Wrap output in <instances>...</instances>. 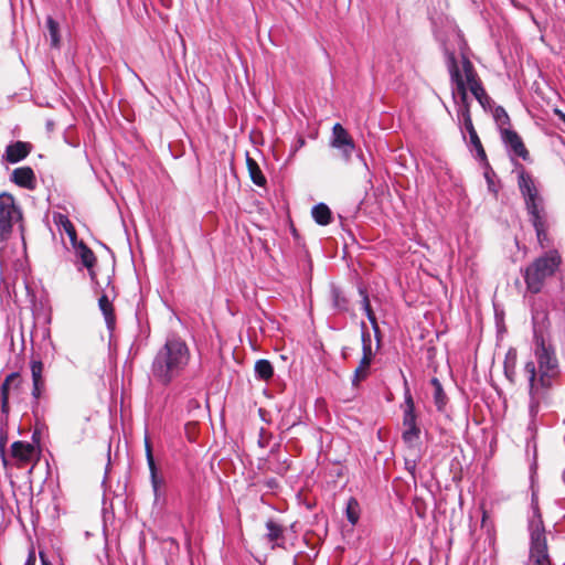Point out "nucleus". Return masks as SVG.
<instances>
[{
	"label": "nucleus",
	"instance_id": "9b49d317",
	"mask_svg": "<svg viewBox=\"0 0 565 565\" xmlns=\"http://www.w3.org/2000/svg\"><path fill=\"white\" fill-rule=\"evenodd\" d=\"M64 228H65L66 233L68 234L73 245L76 247V254H77L78 258L81 259L83 266H85L88 269L89 276H90L92 280H94L95 276H96L95 271L93 270L95 263H96L95 254L83 242L76 244L75 230H74L72 223L67 218H66V225H64Z\"/></svg>",
	"mask_w": 565,
	"mask_h": 565
},
{
	"label": "nucleus",
	"instance_id": "e433bc0d",
	"mask_svg": "<svg viewBox=\"0 0 565 565\" xmlns=\"http://www.w3.org/2000/svg\"><path fill=\"white\" fill-rule=\"evenodd\" d=\"M486 168H487V171L484 172V178H486V181H487V184H488V190L490 192H492L494 195L498 194V189L495 188V184H494V181H493V175H494V172L492 171V169L489 167H487L484 163H482Z\"/></svg>",
	"mask_w": 565,
	"mask_h": 565
},
{
	"label": "nucleus",
	"instance_id": "ea45409f",
	"mask_svg": "<svg viewBox=\"0 0 565 565\" xmlns=\"http://www.w3.org/2000/svg\"><path fill=\"white\" fill-rule=\"evenodd\" d=\"M535 234H536V238H537L539 244L541 245V247H544L545 246V242H547V239H548L547 228L536 230Z\"/></svg>",
	"mask_w": 565,
	"mask_h": 565
},
{
	"label": "nucleus",
	"instance_id": "2f4dec72",
	"mask_svg": "<svg viewBox=\"0 0 565 565\" xmlns=\"http://www.w3.org/2000/svg\"><path fill=\"white\" fill-rule=\"evenodd\" d=\"M266 530H267V539L270 542L277 541L282 537L284 534V527L275 522L274 520H268L266 522Z\"/></svg>",
	"mask_w": 565,
	"mask_h": 565
},
{
	"label": "nucleus",
	"instance_id": "6ab92c4d",
	"mask_svg": "<svg viewBox=\"0 0 565 565\" xmlns=\"http://www.w3.org/2000/svg\"><path fill=\"white\" fill-rule=\"evenodd\" d=\"M529 220L534 230L548 228L547 214L544 209V202L525 207Z\"/></svg>",
	"mask_w": 565,
	"mask_h": 565
},
{
	"label": "nucleus",
	"instance_id": "7ed1b4c3",
	"mask_svg": "<svg viewBox=\"0 0 565 565\" xmlns=\"http://www.w3.org/2000/svg\"><path fill=\"white\" fill-rule=\"evenodd\" d=\"M562 264V255L555 248L536 257L524 270L523 277L527 290L532 294H540L545 281L559 270Z\"/></svg>",
	"mask_w": 565,
	"mask_h": 565
},
{
	"label": "nucleus",
	"instance_id": "473e14b6",
	"mask_svg": "<svg viewBox=\"0 0 565 565\" xmlns=\"http://www.w3.org/2000/svg\"><path fill=\"white\" fill-rule=\"evenodd\" d=\"M493 119L499 126L500 130L504 128V126L510 125V117L502 106H495L493 110Z\"/></svg>",
	"mask_w": 565,
	"mask_h": 565
},
{
	"label": "nucleus",
	"instance_id": "3c124183",
	"mask_svg": "<svg viewBox=\"0 0 565 565\" xmlns=\"http://www.w3.org/2000/svg\"><path fill=\"white\" fill-rule=\"evenodd\" d=\"M292 565H299L297 556L294 557Z\"/></svg>",
	"mask_w": 565,
	"mask_h": 565
},
{
	"label": "nucleus",
	"instance_id": "412c9836",
	"mask_svg": "<svg viewBox=\"0 0 565 565\" xmlns=\"http://www.w3.org/2000/svg\"><path fill=\"white\" fill-rule=\"evenodd\" d=\"M359 295L362 298V300H361L362 309L365 312L366 318H367V320L370 321V323L372 326V329H373V331L375 333V337L377 339V344H379L380 343V338H379L380 327H379L375 313L372 310V307H371V303H370V299H369L367 290L364 287L360 286L359 287Z\"/></svg>",
	"mask_w": 565,
	"mask_h": 565
},
{
	"label": "nucleus",
	"instance_id": "393cba45",
	"mask_svg": "<svg viewBox=\"0 0 565 565\" xmlns=\"http://www.w3.org/2000/svg\"><path fill=\"white\" fill-rule=\"evenodd\" d=\"M246 166L253 183L257 186H265L267 183L266 177L260 170L258 163L250 158L248 153L246 154Z\"/></svg>",
	"mask_w": 565,
	"mask_h": 565
},
{
	"label": "nucleus",
	"instance_id": "b1692460",
	"mask_svg": "<svg viewBox=\"0 0 565 565\" xmlns=\"http://www.w3.org/2000/svg\"><path fill=\"white\" fill-rule=\"evenodd\" d=\"M311 215L315 222L321 226L329 225L332 222V212L326 203L313 205Z\"/></svg>",
	"mask_w": 565,
	"mask_h": 565
},
{
	"label": "nucleus",
	"instance_id": "09e8293b",
	"mask_svg": "<svg viewBox=\"0 0 565 565\" xmlns=\"http://www.w3.org/2000/svg\"><path fill=\"white\" fill-rule=\"evenodd\" d=\"M264 431H265L264 428H262L260 429V437L263 436ZM258 444H259L260 447H265V445L263 444L262 438L259 439Z\"/></svg>",
	"mask_w": 565,
	"mask_h": 565
},
{
	"label": "nucleus",
	"instance_id": "37998d69",
	"mask_svg": "<svg viewBox=\"0 0 565 565\" xmlns=\"http://www.w3.org/2000/svg\"><path fill=\"white\" fill-rule=\"evenodd\" d=\"M35 561H36V558H35V554H34V552H33V551H31V552L29 553V555H28L26 559H25L24 565H35Z\"/></svg>",
	"mask_w": 565,
	"mask_h": 565
},
{
	"label": "nucleus",
	"instance_id": "79ce46f5",
	"mask_svg": "<svg viewBox=\"0 0 565 565\" xmlns=\"http://www.w3.org/2000/svg\"><path fill=\"white\" fill-rule=\"evenodd\" d=\"M264 484L269 490H275L279 487V482L276 478L266 479Z\"/></svg>",
	"mask_w": 565,
	"mask_h": 565
},
{
	"label": "nucleus",
	"instance_id": "7c9ffc66",
	"mask_svg": "<svg viewBox=\"0 0 565 565\" xmlns=\"http://www.w3.org/2000/svg\"><path fill=\"white\" fill-rule=\"evenodd\" d=\"M356 157L361 161V163L364 168V171H365V173H364V179H365V184H366L365 185V194H367L374 188V184H373L374 173L371 171V169L366 162V159L362 152H359L356 154Z\"/></svg>",
	"mask_w": 565,
	"mask_h": 565
},
{
	"label": "nucleus",
	"instance_id": "423d86ee",
	"mask_svg": "<svg viewBox=\"0 0 565 565\" xmlns=\"http://www.w3.org/2000/svg\"><path fill=\"white\" fill-rule=\"evenodd\" d=\"M22 220V212L13 195L0 194V242L6 241L12 233L13 224Z\"/></svg>",
	"mask_w": 565,
	"mask_h": 565
},
{
	"label": "nucleus",
	"instance_id": "f257e3e1",
	"mask_svg": "<svg viewBox=\"0 0 565 565\" xmlns=\"http://www.w3.org/2000/svg\"><path fill=\"white\" fill-rule=\"evenodd\" d=\"M534 361H527L523 366V374L529 385V415L535 420L542 406L552 402V390L561 374L558 359L552 344L546 343L541 331L533 329Z\"/></svg>",
	"mask_w": 565,
	"mask_h": 565
},
{
	"label": "nucleus",
	"instance_id": "f8f14e48",
	"mask_svg": "<svg viewBox=\"0 0 565 565\" xmlns=\"http://www.w3.org/2000/svg\"><path fill=\"white\" fill-rule=\"evenodd\" d=\"M500 135L501 140L510 157H519L524 161L530 159V153L525 148L522 138L515 130L502 128Z\"/></svg>",
	"mask_w": 565,
	"mask_h": 565
},
{
	"label": "nucleus",
	"instance_id": "5fc2aeb1",
	"mask_svg": "<svg viewBox=\"0 0 565 565\" xmlns=\"http://www.w3.org/2000/svg\"><path fill=\"white\" fill-rule=\"evenodd\" d=\"M562 479H563V482L565 483V476L564 475H563Z\"/></svg>",
	"mask_w": 565,
	"mask_h": 565
},
{
	"label": "nucleus",
	"instance_id": "4be33fe9",
	"mask_svg": "<svg viewBox=\"0 0 565 565\" xmlns=\"http://www.w3.org/2000/svg\"><path fill=\"white\" fill-rule=\"evenodd\" d=\"M98 306L105 318L106 327L109 332H113L116 326V317L114 307L106 295H103L98 300Z\"/></svg>",
	"mask_w": 565,
	"mask_h": 565
},
{
	"label": "nucleus",
	"instance_id": "de8ad7c7",
	"mask_svg": "<svg viewBox=\"0 0 565 565\" xmlns=\"http://www.w3.org/2000/svg\"><path fill=\"white\" fill-rule=\"evenodd\" d=\"M40 558H41V563H42V565H53L51 562H49V561L44 557L43 553H40Z\"/></svg>",
	"mask_w": 565,
	"mask_h": 565
},
{
	"label": "nucleus",
	"instance_id": "8fccbe9b",
	"mask_svg": "<svg viewBox=\"0 0 565 565\" xmlns=\"http://www.w3.org/2000/svg\"><path fill=\"white\" fill-rule=\"evenodd\" d=\"M286 470H287L286 468L281 467V468L275 470V472L282 475Z\"/></svg>",
	"mask_w": 565,
	"mask_h": 565
},
{
	"label": "nucleus",
	"instance_id": "c03bdc74",
	"mask_svg": "<svg viewBox=\"0 0 565 565\" xmlns=\"http://www.w3.org/2000/svg\"><path fill=\"white\" fill-rule=\"evenodd\" d=\"M534 565H551L550 557L534 559Z\"/></svg>",
	"mask_w": 565,
	"mask_h": 565
},
{
	"label": "nucleus",
	"instance_id": "a878e982",
	"mask_svg": "<svg viewBox=\"0 0 565 565\" xmlns=\"http://www.w3.org/2000/svg\"><path fill=\"white\" fill-rule=\"evenodd\" d=\"M331 301L332 307L339 312H347L349 310V299L345 297L343 291L332 285L331 286Z\"/></svg>",
	"mask_w": 565,
	"mask_h": 565
},
{
	"label": "nucleus",
	"instance_id": "5701e85b",
	"mask_svg": "<svg viewBox=\"0 0 565 565\" xmlns=\"http://www.w3.org/2000/svg\"><path fill=\"white\" fill-rule=\"evenodd\" d=\"M430 385L434 388V393H433L434 404H435L437 411L443 413V412H445L446 405L448 403V397L444 391V387H443L440 381L437 377H433L430 380Z\"/></svg>",
	"mask_w": 565,
	"mask_h": 565
},
{
	"label": "nucleus",
	"instance_id": "f03ea898",
	"mask_svg": "<svg viewBox=\"0 0 565 565\" xmlns=\"http://www.w3.org/2000/svg\"><path fill=\"white\" fill-rule=\"evenodd\" d=\"M190 360L191 352L186 342L181 337L171 334L157 351L151 363V374L156 382L168 386L182 375Z\"/></svg>",
	"mask_w": 565,
	"mask_h": 565
},
{
	"label": "nucleus",
	"instance_id": "a18cd8bd",
	"mask_svg": "<svg viewBox=\"0 0 565 565\" xmlns=\"http://www.w3.org/2000/svg\"><path fill=\"white\" fill-rule=\"evenodd\" d=\"M555 114L559 117V119L565 124V114L559 109H555Z\"/></svg>",
	"mask_w": 565,
	"mask_h": 565
},
{
	"label": "nucleus",
	"instance_id": "4468645a",
	"mask_svg": "<svg viewBox=\"0 0 565 565\" xmlns=\"http://www.w3.org/2000/svg\"><path fill=\"white\" fill-rule=\"evenodd\" d=\"M461 73L463 75V79L467 84L468 89L471 92V94L477 100H480V97H482L487 92L483 88V85L479 79L472 63L467 56L461 55Z\"/></svg>",
	"mask_w": 565,
	"mask_h": 565
},
{
	"label": "nucleus",
	"instance_id": "0eeeda50",
	"mask_svg": "<svg viewBox=\"0 0 565 565\" xmlns=\"http://www.w3.org/2000/svg\"><path fill=\"white\" fill-rule=\"evenodd\" d=\"M145 452L147 465L149 468V477L151 488L153 491L154 503L166 501V491L163 490V488L166 487V479L163 478V476L159 475V469L157 467L152 452L151 441L147 431L145 434Z\"/></svg>",
	"mask_w": 565,
	"mask_h": 565
},
{
	"label": "nucleus",
	"instance_id": "1a4fd4ad",
	"mask_svg": "<svg viewBox=\"0 0 565 565\" xmlns=\"http://www.w3.org/2000/svg\"><path fill=\"white\" fill-rule=\"evenodd\" d=\"M330 146L340 151L344 163H349L355 151V143L348 130L339 122L332 127Z\"/></svg>",
	"mask_w": 565,
	"mask_h": 565
},
{
	"label": "nucleus",
	"instance_id": "49530a36",
	"mask_svg": "<svg viewBox=\"0 0 565 565\" xmlns=\"http://www.w3.org/2000/svg\"><path fill=\"white\" fill-rule=\"evenodd\" d=\"M6 266L4 259H3V248H0V267L1 269Z\"/></svg>",
	"mask_w": 565,
	"mask_h": 565
},
{
	"label": "nucleus",
	"instance_id": "39448f33",
	"mask_svg": "<svg viewBox=\"0 0 565 565\" xmlns=\"http://www.w3.org/2000/svg\"><path fill=\"white\" fill-rule=\"evenodd\" d=\"M403 409V426L406 428L402 434V439L408 446L419 439L420 428L417 425V414L415 408L414 398L408 386L407 380L404 377V403L401 406Z\"/></svg>",
	"mask_w": 565,
	"mask_h": 565
},
{
	"label": "nucleus",
	"instance_id": "f3484780",
	"mask_svg": "<svg viewBox=\"0 0 565 565\" xmlns=\"http://www.w3.org/2000/svg\"><path fill=\"white\" fill-rule=\"evenodd\" d=\"M460 130H461L463 139H466L465 131H467V134L469 135L470 145L476 150V158L481 163H484L487 167H489V162H488V158H487L486 151H484L483 146L481 143V140H480V138H479V136H478V134H477V131L475 129L473 124L460 127Z\"/></svg>",
	"mask_w": 565,
	"mask_h": 565
},
{
	"label": "nucleus",
	"instance_id": "9d476101",
	"mask_svg": "<svg viewBox=\"0 0 565 565\" xmlns=\"http://www.w3.org/2000/svg\"><path fill=\"white\" fill-rule=\"evenodd\" d=\"M519 166L520 170L518 172V186L524 199L525 207L544 202L543 198L539 193L533 177L527 171H525L523 166Z\"/></svg>",
	"mask_w": 565,
	"mask_h": 565
},
{
	"label": "nucleus",
	"instance_id": "cd10ccee",
	"mask_svg": "<svg viewBox=\"0 0 565 565\" xmlns=\"http://www.w3.org/2000/svg\"><path fill=\"white\" fill-rule=\"evenodd\" d=\"M254 371L256 377L263 381H268L274 375L273 364L266 359L257 360L254 366Z\"/></svg>",
	"mask_w": 565,
	"mask_h": 565
},
{
	"label": "nucleus",
	"instance_id": "c756f323",
	"mask_svg": "<svg viewBox=\"0 0 565 565\" xmlns=\"http://www.w3.org/2000/svg\"><path fill=\"white\" fill-rule=\"evenodd\" d=\"M360 512L359 501L354 497H350L345 505V516L352 525H355L359 522Z\"/></svg>",
	"mask_w": 565,
	"mask_h": 565
},
{
	"label": "nucleus",
	"instance_id": "ddd939ff",
	"mask_svg": "<svg viewBox=\"0 0 565 565\" xmlns=\"http://www.w3.org/2000/svg\"><path fill=\"white\" fill-rule=\"evenodd\" d=\"M531 543H530V555L531 558H545L548 557L547 543L545 537V530L540 521L537 524H531Z\"/></svg>",
	"mask_w": 565,
	"mask_h": 565
},
{
	"label": "nucleus",
	"instance_id": "6e6552de",
	"mask_svg": "<svg viewBox=\"0 0 565 565\" xmlns=\"http://www.w3.org/2000/svg\"><path fill=\"white\" fill-rule=\"evenodd\" d=\"M362 333V356L359 366L355 369L352 377V386L358 387L360 382L369 376V369L373 362L374 353L372 350L371 334L364 322L361 324Z\"/></svg>",
	"mask_w": 565,
	"mask_h": 565
},
{
	"label": "nucleus",
	"instance_id": "c9c22d12",
	"mask_svg": "<svg viewBox=\"0 0 565 565\" xmlns=\"http://www.w3.org/2000/svg\"><path fill=\"white\" fill-rule=\"evenodd\" d=\"M43 391H44V380L40 381V382L32 383V397H33L32 407H33V409L39 406V404H40L39 399H40Z\"/></svg>",
	"mask_w": 565,
	"mask_h": 565
},
{
	"label": "nucleus",
	"instance_id": "2eb2a0df",
	"mask_svg": "<svg viewBox=\"0 0 565 565\" xmlns=\"http://www.w3.org/2000/svg\"><path fill=\"white\" fill-rule=\"evenodd\" d=\"M32 145L26 141H12L6 147L2 160L9 163H18L25 159L31 152Z\"/></svg>",
	"mask_w": 565,
	"mask_h": 565
},
{
	"label": "nucleus",
	"instance_id": "72a5a7b5",
	"mask_svg": "<svg viewBox=\"0 0 565 565\" xmlns=\"http://www.w3.org/2000/svg\"><path fill=\"white\" fill-rule=\"evenodd\" d=\"M457 117H458L460 127L473 124L472 119H471V115H470V106L458 107Z\"/></svg>",
	"mask_w": 565,
	"mask_h": 565
},
{
	"label": "nucleus",
	"instance_id": "4c0bfd02",
	"mask_svg": "<svg viewBox=\"0 0 565 565\" xmlns=\"http://www.w3.org/2000/svg\"><path fill=\"white\" fill-rule=\"evenodd\" d=\"M417 462L418 458H405L404 460L405 470H407L413 478L416 476Z\"/></svg>",
	"mask_w": 565,
	"mask_h": 565
},
{
	"label": "nucleus",
	"instance_id": "58836bf2",
	"mask_svg": "<svg viewBox=\"0 0 565 565\" xmlns=\"http://www.w3.org/2000/svg\"><path fill=\"white\" fill-rule=\"evenodd\" d=\"M306 145V140L302 136H298L295 143L291 146L290 149V157L295 156L299 149H301Z\"/></svg>",
	"mask_w": 565,
	"mask_h": 565
},
{
	"label": "nucleus",
	"instance_id": "a19ab883",
	"mask_svg": "<svg viewBox=\"0 0 565 565\" xmlns=\"http://www.w3.org/2000/svg\"><path fill=\"white\" fill-rule=\"evenodd\" d=\"M478 102L484 109L491 107V105L493 104L492 98L487 93L482 97H480V100Z\"/></svg>",
	"mask_w": 565,
	"mask_h": 565
},
{
	"label": "nucleus",
	"instance_id": "bb28decb",
	"mask_svg": "<svg viewBox=\"0 0 565 565\" xmlns=\"http://www.w3.org/2000/svg\"><path fill=\"white\" fill-rule=\"evenodd\" d=\"M515 367H516V350L511 348L504 359V375L505 377L511 382L514 383L515 381Z\"/></svg>",
	"mask_w": 565,
	"mask_h": 565
},
{
	"label": "nucleus",
	"instance_id": "f704fd0d",
	"mask_svg": "<svg viewBox=\"0 0 565 565\" xmlns=\"http://www.w3.org/2000/svg\"><path fill=\"white\" fill-rule=\"evenodd\" d=\"M31 375H32V383L33 382H40L43 381V362L41 360H32L31 361Z\"/></svg>",
	"mask_w": 565,
	"mask_h": 565
},
{
	"label": "nucleus",
	"instance_id": "864d4df0",
	"mask_svg": "<svg viewBox=\"0 0 565 565\" xmlns=\"http://www.w3.org/2000/svg\"><path fill=\"white\" fill-rule=\"evenodd\" d=\"M2 461H3L4 463H7V461H6V457H4V452H3V451H2Z\"/></svg>",
	"mask_w": 565,
	"mask_h": 565
},
{
	"label": "nucleus",
	"instance_id": "20e7f679",
	"mask_svg": "<svg viewBox=\"0 0 565 565\" xmlns=\"http://www.w3.org/2000/svg\"><path fill=\"white\" fill-rule=\"evenodd\" d=\"M445 63L450 75L452 85V99L457 107L470 106L468 87L458 64L456 53L448 47H444Z\"/></svg>",
	"mask_w": 565,
	"mask_h": 565
},
{
	"label": "nucleus",
	"instance_id": "a211bd4d",
	"mask_svg": "<svg viewBox=\"0 0 565 565\" xmlns=\"http://www.w3.org/2000/svg\"><path fill=\"white\" fill-rule=\"evenodd\" d=\"M12 384H14L17 387L20 384V374L18 372H12V373L8 374L0 386L1 412L4 415H8L10 412L9 392H10V387Z\"/></svg>",
	"mask_w": 565,
	"mask_h": 565
},
{
	"label": "nucleus",
	"instance_id": "dca6fc26",
	"mask_svg": "<svg viewBox=\"0 0 565 565\" xmlns=\"http://www.w3.org/2000/svg\"><path fill=\"white\" fill-rule=\"evenodd\" d=\"M10 180L20 188L34 190L36 188V178L30 167H20L12 171Z\"/></svg>",
	"mask_w": 565,
	"mask_h": 565
},
{
	"label": "nucleus",
	"instance_id": "aec40b11",
	"mask_svg": "<svg viewBox=\"0 0 565 565\" xmlns=\"http://www.w3.org/2000/svg\"><path fill=\"white\" fill-rule=\"evenodd\" d=\"M34 451V446L26 441L18 440L11 445V456L21 463L31 461Z\"/></svg>",
	"mask_w": 565,
	"mask_h": 565
},
{
	"label": "nucleus",
	"instance_id": "c85d7f7f",
	"mask_svg": "<svg viewBox=\"0 0 565 565\" xmlns=\"http://www.w3.org/2000/svg\"><path fill=\"white\" fill-rule=\"evenodd\" d=\"M46 29L50 35V45L53 49H58L61 45L60 24L51 15L46 18Z\"/></svg>",
	"mask_w": 565,
	"mask_h": 565
},
{
	"label": "nucleus",
	"instance_id": "603ef678",
	"mask_svg": "<svg viewBox=\"0 0 565 565\" xmlns=\"http://www.w3.org/2000/svg\"><path fill=\"white\" fill-rule=\"evenodd\" d=\"M342 355H343V358H344V359L347 358V351H345V348L342 350Z\"/></svg>",
	"mask_w": 565,
	"mask_h": 565
}]
</instances>
